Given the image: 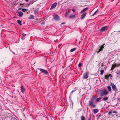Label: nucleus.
Segmentation results:
<instances>
[{
	"label": "nucleus",
	"instance_id": "21",
	"mask_svg": "<svg viewBox=\"0 0 120 120\" xmlns=\"http://www.w3.org/2000/svg\"><path fill=\"white\" fill-rule=\"evenodd\" d=\"M76 48H73L72 49H71L70 50V51L71 52H72L74 51L75 50H76Z\"/></svg>",
	"mask_w": 120,
	"mask_h": 120
},
{
	"label": "nucleus",
	"instance_id": "30",
	"mask_svg": "<svg viewBox=\"0 0 120 120\" xmlns=\"http://www.w3.org/2000/svg\"><path fill=\"white\" fill-rule=\"evenodd\" d=\"M91 117L90 116H89V117L88 119V120H91Z\"/></svg>",
	"mask_w": 120,
	"mask_h": 120
},
{
	"label": "nucleus",
	"instance_id": "5",
	"mask_svg": "<svg viewBox=\"0 0 120 120\" xmlns=\"http://www.w3.org/2000/svg\"><path fill=\"white\" fill-rule=\"evenodd\" d=\"M120 65L119 64H116L115 62L114 64H113L112 65V67L111 68V70H113L115 67H117Z\"/></svg>",
	"mask_w": 120,
	"mask_h": 120
},
{
	"label": "nucleus",
	"instance_id": "25",
	"mask_svg": "<svg viewBox=\"0 0 120 120\" xmlns=\"http://www.w3.org/2000/svg\"><path fill=\"white\" fill-rule=\"evenodd\" d=\"M27 9L25 8H22V11L23 12H25L26 11Z\"/></svg>",
	"mask_w": 120,
	"mask_h": 120
},
{
	"label": "nucleus",
	"instance_id": "8",
	"mask_svg": "<svg viewBox=\"0 0 120 120\" xmlns=\"http://www.w3.org/2000/svg\"><path fill=\"white\" fill-rule=\"evenodd\" d=\"M53 17L54 19L56 20H58L60 19L58 15L56 14L54 15Z\"/></svg>",
	"mask_w": 120,
	"mask_h": 120
},
{
	"label": "nucleus",
	"instance_id": "16",
	"mask_svg": "<svg viewBox=\"0 0 120 120\" xmlns=\"http://www.w3.org/2000/svg\"><path fill=\"white\" fill-rule=\"evenodd\" d=\"M93 112L94 114H96L98 112V109H93Z\"/></svg>",
	"mask_w": 120,
	"mask_h": 120
},
{
	"label": "nucleus",
	"instance_id": "18",
	"mask_svg": "<svg viewBox=\"0 0 120 120\" xmlns=\"http://www.w3.org/2000/svg\"><path fill=\"white\" fill-rule=\"evenodd\" d=\"M108 99V97H105L103 98L101 100V101H106Z\"/></svg>",
	"mask_w": 120,
	"mask_h": 120
},
{
	"label": "nucleus",
	"instance_id": "31",
	"mask_svg": "<svg viewBox=\"0 0 120 120\" xmlns=\"http://www.w3.org/2000/svg\"><path fill=\"white\" fill-rule=\"evenodd\" d=\"M110 78H112V75L111 74H109V76Z\"/></svg>",
	"mask_w": 120,
	"mask_h": 120
},
{
	"label": "nucleus",
	"instance_id": "3",
	"mask_svg": "<svg viewBox=\"0 0 120 120\" xmlns=\"http://www.w3.org/2000/svg\"><path fill=\"white\" fill-rule=\"evenodd\" d=\"M111 85L112 86V89L113 91H115V92L116 91H118L116 86L113 83H111Z\"/></svg>",
	"mask_w": 120,
	"mask_h": 120
},
{
	"label": "nucleus",
	"instance_id": "1",
	"mask_svg": "<svg viewBox=\"0 0 120 120\" xmlns=\"http://www.w3.org/2000/svg\"><path fill=\"white\" fill-rule=\"evenodd\" d=\"M95 98V97L94 96H93L91 100L89 101L90 105L94 108H95L96 107L94 104V102H98V98H96V99Z\"/></svg>",
	"mask_w": 120,
	"mask_h": 120
},
{
	"label": "nucleus",
	"instance_id": "24",
	"mask_svg": "<svg viewBox=\"0 0 120 120\" xmlns=\"http://www.w3.org/2000/svg\"><path fill=\"white\" fill-rule=\"evenodd\" d=\"M17 22L20 25H21L22 24H21V21L19 20H18L17 21Z\"/></svg>",
	"mask_w": 120,
	"mask_h": 120
},
{
	"label": "nucleus",
	"instance_id": "14",
	"mask_svg": "<svg viewBox=\"0 0 120 120\" xmlns=\"http://www.w3.org/2000/svg\"><path fill=\"white\" fill-rule=\"evenodd\" d=\"M18 13L19 14V15H18V16L19 17H21L23 16V14L22 12L20 11V12H19Z\"/></svg>",
	"mask_w": 120,
	"mask_h": 120
},
{
	"label": "nucleus",
	"instance_id": "4",
	"mask_svg": "<svg viewBox=\"0 0 120 120\" xmlns=\"http://www.w3.org/2000/svg\"><path fill=\"white\" fill-rule=\"evenodd\" d=\"M39 70L42 73L45 74H47L48 73V72L47 70L43 69L40 68Z\"/></svg>",
	"mask_w": 120,
	"mask_h": 120
},
{
	"label": "nucleus",
	"instance_id": "42",
	"mask_svg": "<svg viewBox=\"0 0 120 120\" xmlns=\"http://www.w3.org/2000/svg\"><path fill=\"white\" fill-rule=\"evenodd\" d=\"M119 73H120V72H119Z\"/></svg>",
	"mask_w": 120,
	"mask_h": 120
},
{
	"label": "nucleus",
	"instance_id": "26",
	"mask_svg": "<svg viewBox=\"0 0 120 120\" xmlns=\"http://www.w3.org/2000/svg\"><path fill=\"white\" fill-rule=\"evenodd\" d=\"M98 12V10H97L92 15V16H94V15L97 12Z\"/></svg>",
	"mask_w": 120,
	"mask_h": 120
},
{
	"label": "nucleus",
	"instance_id": "2",
	"mask_svg": "<svg viewBox=\"0 0 120 120\" xmlns=\"http://www.w3.org/2000/svg\"><path fill=\"white\" fill-rule=\"evenodd\" d=\"M99 91V94L100 95V96L102 97L104 96L105 95H107L108 94V91L106 90H105L104 91L101 90Z\"/></svg>",
	"mask_w": 120,
	"mask_h": 120
},
{
	"label": "nucleus",
	"instance_id": "33",
	"mask_svg": "<svg viewBox=\"0 0 120 120\" xmlns=\"http://www.w3.org/2000/svg\"><path fill=\"white\" fill-rule=\"evenodd\" d=\"M102 98H98V101L100 100Z\"/></svg>",
	"mask_w": 120,
	"mask_h": 120
},
{
	"label": "nucleus",
	"instance_id": "10",
	"mask_svg": "<svg viewBox=\"0 0 120 120\" xmlns=\"http://www.w3.org/2000/svg\"><path fill=\"white\" fill-rule=\"evenodd\" d=\"M86 15V13H83L81 16V19H83Z\"/></svg>",
	"mask_w": 120,
	"mask_h": 120
},
{
	"label": "nucleus",
	"instance_id": "22",
	"mask_svg": "<svg viewBox=\"0 0 120 120\" xmlns=\"http://www.w3.org/2000/svg\"><path fill=\"white\" fill-rule=\"evenodd\" d=\"M100 74L101 75H103V73L104 72V71L103 70H100Z\"/></svg>",
	"mask_w": 120,
	"mask_h": 120
},
{
	"label": "nucleus",
	"instance_id": "36",
	"mask_svg": "<svg viewBox=\"0 0 120 120\" xmlns=\"http://www.w3.org/2000/svg\"><path fill=\"white\" fill-rule=\"evenodd\" d=\"M37 12L36 11H34V12L35 13H37Z\"/></svg>",
	"mask_w": 120,
	"mask_h": 120
},
{
	"label": "nucleus",
	"instance_id": "34",
	"mask_svg": "<svg viewBox=\"0 0 120 120\" xmlns=\"http://www.w3.org/2000/svg\"><path fill=\"white\" fill-rule=\"evenodd\" d=\"M72 10L73 12H74L75 11V9H72Z\"/></svg>",
	"mask_w": 120,
	"mask_h": 120
},
{
	"label": "nucleus",
	"instance_id": "15",
	"mask_svg": "<svg viewBox=\"0 0 120 120\" xmlns=\"http://www.w3.org/2000/svg\"><path fill=\"white\" fill-rule=\"evenodd\" d=\"M28 19H34V17L33 15H31L29 17Z\"/></svg>",
	"mask_w": 120,
	"mask_h": 120
},
{
	"label": "nucleus",
	"instance_id": "27",
	"mask_svg": "<svg viewBox=\"0 0 120 120\" xmlns=\"http://www.w3.org/2000/svg\"><path fill=\"white\" fill-rule=\"evenodd\" d=\"M26 35V34H22V36L23 37H24Z\"/></svg>",
	"mask_w": 120,
	"mask_h": 120
},
{
	"label": "nucleus",
	"instance_id": "17",
	"mask_svg": "<svg viewBox=\"0 0 120 120\" xmlns=\"http://www.w3.org/2000/svg\"><path fill=\"white\" fill-rule=\"evenodd\" d=\"M70 11H68L66 12V14L65 15V17H67L68 16V14L69 13Z\"/></svg>",
	"mask_w": 120,
	"mask_h": 120
},
{
	"label": "nucleus",
	"instance_id": "39",
	"mask_svg": "<svg viewBox=\"0 0 120 120\" xmlns=\"http://www.w3.org/2000/svg\"><path fill=\"white\" fill-rule=\"evenodd\" d=\"M75 91H74L73 90L72 92V93H73V92H74Z\"/></svg>",
	"mask_w": 120,
	"mask_h": 120
},
{
	"label": "nucleus",
	"instance_id": "23",
	"mask_svg": "<svg viewBox=\"0 0 120 120\" xmlns=\"http://www.w3.org/2000/svg\"><path fill=\"white\" fill-rule=\"evenodd\" d=\"M81 119L82 120H85V117L83 116H82L81 117Z\"/></svg>",
	"mask_w": 120,
	"mask_h": 120
},
{
	"label": "nucleus",
	"instance_id": "37",
	"mask_svg": "<svg viewBox=\"0 0 120 120\" xmlns=\"http://www.w3.org/2000/svg\"><path fill=\"white\" fill-rule=\"evenodd\" d=\"M65 24V23L63 22V23H61V24Z\"/></svg>",
	"mask_w": 120,
	"mask_h": 120
},
{
	"label": "nucleus",
	"instance_id": "19",
	"mask_svg": "<svg viewBox=\"0 0 120 120\" xmlns=\"http://www.w3.org/2000/svg\"><path fill=\"white\" fill-rule=\"evenodd\" d=\"M107 88H108V90L110 91H111V87L110 86H107Z\"/></svg>",
	"mask_w": 120,
	"mask_h": 120
},
{
	"label": "nucleus",
	"instance_id": "38",
	"mask_svg": "<svg viewBox=\"0 0 120 120\" xmlns=\"http://www.w3.org/2000/svg\"><path fill=\"white\" fill-rule=\"evenodd\" d=\"M29 0H25L27 2Z\"/></svg>",
	"mask_w": 120,
	"mask_h": 120
},
{
	"label": "nucleus",
	"instance_id": "13",
	"mask_svg": "<svg viewBox=\"0 0 120 120\" xmlns=\"http://www.w3.org/2000/svg\"><path fill=\"white\" fill-rule=\"evenodd\" d=\"M21 92L22 93H24L25 90V89L23 87V86H21Z\"/></svg>",
	"mask_w": 120,
	"mask_h": 120
},
{
	"label": "nucleus",
	"instance_id": "20",
	"mask_svg": "<svg viewBox=\"0 0 120 120\" xmlns=\"http://www.w3.org/2000/svg\"><path fill=\"white\" fill-rule=\"evenodd\" d=\"M75 16L74 15H72L70 16L69 17V18H75Z\"/></svg>",
	"mask_w": 120,
	"mask_h": 120
},
{
	"label": "nucleus",
	"instance_id": "28",
	"mask_svg": "<svg viewBox=\"0 0 120 120\" xmlns=\"http://www.w3.org/2000/svg\"><path fill=\"white\" fill-rule=\"evenodd\" d=\"M112 112L111 111H109V112L108 113V114L109 115H111L112 114Z\"/></svg>",
	"mask_w": 120,
	"mask_h": 120
},
{
	"label": "nucleus",
	"instance_id": "29",
	"mask_svg": "<svg viewBox=\"0 0 120 120\" xmlns=\"http://www.w3.org/2000/svg\"><path fill=\"white\" fill-rule=\"evenodd\" d=\"M82 64L81 63H79L78 64V67H80L81 65Z\"/></svg>",
	"mask_w": 120,
	"mask_h": 120
},
{
	"label": "nucleus",
	"instance_id": "11",
	"mask_svg": "<svg viewBox=\"0 0 120 120\" xmlns=\"http://www.w3.org/2000/svg\"><path fill=\"white\" fill-rule=\"evenodd\" d=\"M104 44H103L100 47V48L99 49V51H98V53L100 51H102L103 50V49L104 48L103 45Z\"/></svg>",
	"mask_w": 120,
	"mask_h": 120
},
{
	"label": "nucleus",
	"instance_id": "32",
	"mask_svg": "<svg viewBox=\"0 0 120 120\" xmlns=\"http://www.w3.org/2000/svg\"><path fill=\"white\" fill-rule=\"evenodd\" d=\"M113 112L114 113L116 114L117 113V112L116 111H113Z\"/></svg>",
	"mask_w": 120,
	"mask_h": 120
},
{
	"label": "nucleus",
	"instance_id": "6",
	"mask_svg": "<svg viewBox=\"0 0 120 120\" xmlns=\"http://www.w3.org/2000/svg\"><path fill=\"white\" fill-rule=\"evenodd\" d=\"M57 4V3L56 2H55L53 4L50 8V9L51 10L53 9V8L56 7Z\"/></svg>",
	"mask_w": 120,
	"mask_h": 120
},
{
	"label": "nucleus",
	"instance_id": "41",
	"mask_svg": "<svg viewBox=\"0 0 120 120\" xmlns=\"http://www.w3.org/2000/svg\"><path fill=\"white\" fill-rule=\"evenodd\" d=\"M72 105H73V102H72Z\"/></svg>",
	"mask_w": 120,
	"mask_h": 120
},
{
	"label": "nucleus",
	"instance_id": "40",
	"mask_svg": "<svg viewBox=\"0 0 120 120\" xmlns=\"http://www.w3.org/2000/svg\"><path fill=\"white\" fill-rule=\"evenodd\" d=\"M42 24H44V22H42Z\"/></svg>",
	"mask_w": 120,
	"mask_h": 120
},
{
	"label": "nucleus",
	"instance_id": "9",
	"mask_svg": "<svg viewBox=\"0 0 120 120\" xmlns=\"http://www.w3.org/2000/svg\"><path fill=\"white\" fill-rule=\"evenodd\" d=\"M88 73L86 72V74H84V77L83 78L86 79L88 78Z\"/></svg>",
	"mask_w": 120,
	"mask_h": 120
},
{
	"label": "nucleus",
	"instance_id": "7",
	"mask_svg": "<svg viewBox=\"0 0 120 120\" xmlns=\"http://www.w3.org/2000/svg\"><path fill=\"white\" fill-rule=\"evenodd\" d=\"M108 27L107 26L103 27L101 29L99 30L101 32H103L105 30H107Z\"/></svg>",
	"mask_w": 120,
	"mask_h": 120
},
{
	"label": "nucleus",
	"instance_id": "12",
	"mask_svg": "<svg viewBox=\"0 0 120 120\" xmlns=\"http://www.w3.org/2000/svg\"><path fill=\"white\" fill-rule=\"evenodd\" d=\"M88 9V8H85L81 11L80 12V13H82L83 12H84L85 11H86Z\"/></svg>",
	"mask_w": 120,
	"mask_h": 120
},
{
	"label": "nucleus",
	"instance_id": "35",
	"mask_svg": "<svg viewBox=\"0 0 120 120\" xmlns=\"http://www.w3.org/2000/svg\"><path fill=\"white\" fill-rule=\"evenodd\" d=\"M105 78H107L108 77V76L107 75H106L105 76Z\"/></svg>",
	"mask_w": 120,
	"mask_h": 120
}]
</instances>
